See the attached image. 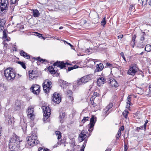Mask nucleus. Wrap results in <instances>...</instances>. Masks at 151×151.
Masks as SVG:
<instances>
[{"mask_svg":"<svg viewBox=\"0 0 151 151\" xmlns=\"http://www.w3.org/2000/svg\"><path fill=\"white\" fill-rule=\"evenodd\" d=\"M65 141L63 139V140H61L60 141V142H58L57 143V144L58 145H62L63 144L65 143Z\"/></svg>","mask_w":151,"mask_h":151,"instance_id":"a18cd8bd","label":"nucleus"},{"mask_svg":"<svg viewBox=\"0 0 151 151\" xmlns=\"http://www.w3.org/2000/svg\"><path fill=\"white\" fill-rule=\"evenodd\" d=\"M29 78L31 80L38 76V73L35 70H30L29 71Z\"/></svg>","mask_w":151,"mask_h":151,"instance_id":"2eb2a0df","label":"nucleus"},{"mask_svg":"<svg viewBox=\"0 0 151 151\" xmlns=\"http://www.w3.org/2000/svg\"><path fill=\"white\" fill-rule=\"evenodd\" d=\"M78 68V66L77 65H74L73 66L68 67V71H70L72 70H73L74 69ZM67 71L68 70H67Z\"/></svg>","mask_w":151,"mask_h":151,"instance_id":"72a5a7b5","label":"nucleus"},{"mask_svg":"<svg viewBox=\"0 0 151 151\" xmlns=\"http://www.w3.org/2000/svg\"><path fill=\"white\" fill-rule=\"evenodd\" d=\"M136 35H134L132 37V40L133 41H135V40L136 38Z\"/></svg>","mask_w":151,"mask_h":151,"instance_id":"6e6d98bb","label":"nucleus"},{"mask_svg":"<svg viewBox=\"0 0 151 151\" xmlns=\"http://www.w3.org/2000/svg\"><path fill=\"white\" fill-rule=\"evenodd\" d=\"M4 76L8 81H12L16 76V74L14 70L9 68L4 70Z\"/></svg>","mask_w":151,"mask_h":151,"instance_id":"f257e3e1","label":"nucleus"},{"mask_svg":"<svg viewBox=\"0 0 151 151\" xmlns=\"http://www.w3.org/2000/svg\"><path fill=\"white\" fill-rule=\"evenodd\" d=\"M70 64L68 63H65L63 61H57L53 64L54 66H57L59 67L61 69L63 68L64 67H66V65H70Z\"/></svg>","mask_w":151,"mask_h":151,"instance_id":"9b49d317","label":"nucleus"},{"mask_svg":"<svg viewBox=\"0 0 151 151\" xmlns=\"http://www.w3.org/2000/svg\"><path fill=\"white\" fill-rule=\"evenodd\" d=\"M42 86L44 91L46 93L49 92L52 87V83L51 81L46 80L44 81L42 84Z\"/></svg>","mask_w":151,"mask_h":151,"instance_id":"39448f33","label":"nucleus"},{"mask_svg":"<svg viewBox=\"0 0 151 151\" xmlns=\"http://www.w3.org/2000/svg\"><path fill=\"white\" fill-rule=\"evenodd\" d=\"M85 146L84 145H83L81 147V149L80 150V151H84V148H85Z\"/></svg>","mask_w":151,"mask_h":151,"instance_id":"052dcab7","label":"nucleus"},{"mask_svg":"<svg viewBox=\"0 0 151 151\" xmlns=\"http://www.w3.org/2000/svg\"><path fill=\"white\" fill-rule=\"evenodd\" d=\"M3 44L4 45V47H6L8 46V44L6 42V41H4L3 42Z\"/></svg>","mask_w":151,"mask_h":151,"instance_id":"4d7b16f0","label":"nucleus"},{"mask_svg":"<svg viewBox=\"0 0 151 151\" xmlns=\"http://www.w3.org/2000/svg\"><path fill=\"white\" fill-rule=\"evenodd\" d=\"M19 0H11V5H12L14 4V6H14L17 5V2Z\"/></svg>","mask_w":151,"mask_h":151,"instance_id":"473e14b6","label":"nucleus"},{"mask_svg":"<svg viewBox=\"0 0 151 151\" xmlns=\"http://www.w3.org/2000/svg\"><path fill=\"white\" fill-rule=\"evenodd\" d=\"M120 55H121V56H122L123 59L124 60V61H126V59L124 57V53H123V52H121L120 53Z\"/></svg>","mask_w":151,"mask_h":151,"instance_id":"864d4df0","label":"nucleus"},{"mask_svg":"<svg viewBox=\"0 0 151 151\" xmlns=\"http://www.w3.org/2000/svg\"><path fill=\"white\" fill-rule=\"evenodd\" d=\"M9 5L8 0H1L0 4V11L3 12L6 10Z\"/></svg>","mask_w":151,"mask_h":151,"instance_id":"9d476101","label":"nucleus"},{"mask_svg":"<svg viewBox=\"0 0 151 151\" xmlns=\"http://www.w3.org/2000/svg\"><path fill=\"white\" fill-rule=\"evenodd\" d=\"M145 50L147 52L150 51L151 50V46L150 45H147L145 48Z\"/></svg>","mask_w":151,"mask_h":151,"instance_id":"7c9ffc66","label":"nucleus"},{"mask_svg":"<svg viewBox=\"0 0 151 151\" xmlns=\"http://www.w3.org/2000/svg\"><path fill=\"white\" fill-rule=\"evenodd\" d=\"M20 55L23 56L24 58L28 59H29L30 58L29 55L25 52L24 51L22 50L20 51Z\"/></svg>","mask_w":151,"mask_h":151,"instance_id":"4be33fe9","label":"nucleus"},{"mask_svg":"<svg viewBox=\"0 0 151 151\" xmlns=\"http://www.w3.org/2000/svg\"><path fill=\"white\" fill-rule=\"evenodd\" d=\"M121 134V130H119L116 134V138L119 139V138L120 137Z\"/></svg>","mask_w":151,"mask_h":151,"instance_id":"79ce46f5","label":"nucleus"},{"mask_svg":"<svg viewBox=\"0 0 151 151\" xmlns=\"http://www.w3.org/2000/svg\"><path fill=\"white\" fill-rule=\"evenodd\" d=\"M43 121L46 122L48 121L47 119L49 118L50 115L51 110L48 106L45 107V109H43Z\"/></svg>","mask_w":151,"mask_h":151,"instance_id":"423d86ee","label":"nucleus"},{"mask_svg":"<svg viewBox=\"0 0 151 151\" xmlns=\"http://www.w3.org/2000/svg\"><path fill=\"white\" fill-rule=\"evenodd\" d=\"M4 38L5 39L4 41H6L8 42L10 40V38L9 37H5Z\"/></svg>","mask_w":151,"mask_h":151,"instance_id":"bf43d9fd","label":"nucleus"},{"mask_svg":"<svg viewBox=\"0 0 151 151\" xmlns=\"http://www.w3.org/2000/svg\"><path fill=\"white\" fill-rule=\"evenodd\" d=\"M124 151H127V150L128 149V147H127V146L126 145H124Z\"/></svg>","mask_w":151,"mask_h":151,"instance_id":"0e129e2a","label":"nucleus"},{"mask_svg":"<svg viewBox=\"0 0 151 151\" xmlns=\"http://www.w3.org/2000/svg\"><path fill=\"white\" fill-rule=\"evenodd\" d=\"M96 118L95 116L93 115L90 119V123L88 125L89 129L88 131L90 133L92 132L93 129V127L96 121Z\"/></svg>","mask_w":151,"mask_h":151,"instance_id":"0eeeda50","label":"nucleus"},{"mask_svg":"<svg viewBox=\"0 0 151 151\" xmlns=\"http://www.w3.org/2000/svg\"><path fill=\"white\" fill-rule=\"evenodd\" d=\"M5 22V21L4 19H1L0 18V29H2L4 28V26Z\"/></svg>","mask_w":151,"mask_h":151,"instance_id":"a878e982","label":"nucleus"},{"mask_svg":"<svg viewBox=\"0 0 151 151\" xmlns=\"http://www.w3.org/2000/svg\"><path fill=\"white\" fill-rule=\"evenodd\" d=\"M91 75H87L82 77L79 80L75 81L73 83V85L75 86H79L91 80Z\"/></svg>","mask_w":151,"mask_h":151,"instance_id":"20e7f679","label":"nucleus"},{"mask_svg":"<svg viewBox=\"0 0 151 151\" xmlns=\"http://www.w3.org/2000/svg\"><path fill=\"white\" fill-rule=\"evenodd\" d=\"M147 124L144 123L143 126V127L144 128V131H146V126H147Z\"/></svg>","mask_w":151,"mask_h":151,"instance_id":"13d9d810","label":"nucleus"},{"mask_svg":"<svg viewBox=\"0 0 151 151\" xmlns=\"http://www.w3.org/2000/svg\"><path fill=\"white\" fill-rule=\"evenodd\" d=\"M91 104L94 107H95L97 105V103H100V100H99L98 101L97 100L94 99L93 98H91L90 99Z\"/></svg>","mask_w":151,"mask_h":151,"instance_id":"5701e85b","label":"nucleus"},{"mask_svg":"<svg viewBox=\"0 0 151 151\" xmlns=\"http://www.w3.org/2000/svg\"><path fill=\"white\" fill-rule=\"evenodd\" d=\"M110 83L112 86L116 88L118 86V84L116 81L114 79L110 80Z\"/></svg>","mask_w":151,"mask_h":151,"instance_id":"393cba45","label":"nucleus"},{"mask_svg":"<svg viewBox=\"0 0 151 151\" xmlns=\"http://www.w3.org/2000/svg\"><path fill=\"white\" fill-rule=\"evenodd\" d=\"M106 23V17H104V18L103 19L101 22V25L102 26H103V27H105V26Z\"/></svg>","mask_w":151,"mask_h":151,"instance_id":"c9c22d12","label":"nucleus"},{"mask_svg":"<svg viewBox=\"0 0 151 151\" xmlns=\"http://www.w3.org/2000/svg\"><path fill=\"white\" fill-rule=\"evenodd\" d=\"M37 34V36L39 37H42V35L40 33H39L37 32H35Z\"/></svg>","mask_w":151,"mask_h":151,"instance_id":"680f3d73","label":"nucleus"},{"mask_svg":"<svg viewBox=\"0 0 151 151\" xmlns=\"http://www.w3.org/2000/svg\"><path fill=\"white\" fill-rule=\"evenodd\" d=\"M34 108L32 106L29 107L27 110V114L28 117L31 120H33L35 116L34 113Z\"/></svg>","mask_w":151,"mask_h":151,"instance_id":"6e6552de","label":"nucleus"},{"mask_svg":"<svg viewBox=\"0 0 151 151\" xmlns=\"http://www.w3.org/2000/svg\"><path fill=\"white\" fill-rule=\"evenodd\" d=\"M119 130H121V131H123L124 130V126H122L120 127V129Z\"/></svg>","mask_w":151,"mask_h":151,"instance_id":"69168bd1","label":"nucleus"},{"mask_svg":"<svg viewBox=\"0 0 151 151\" xmlns=\"http://www.w3.org/2000/svg\"><path fill=\"white\" fill-rule=\"evenodd\" d=\"M112 65L109 63H106V66H111Z\"/></svg>","mask_w":151,"mask_h":151,"instance_id":"338daca9","label":"nucleus"},{"mask_svg":"<svg viewBox=\"0 0 151 151\" xmlns=\"http://www.w3.org/2000/svg\"><path fill=\"white\" fill-rule=\"evenodd\" d=\"M134 5L133 4L130 5V6L129 7V9L131 11H134L135 9Z\"/></svg>","mask_w":151,"mask_h":151,"instance_id":"37998d69","label":"nucleus"},{"mask_svg":"<svg viewBox=\"0 0 151 151\" xmlns=\"http://www.w3.org/2000/svg\"><path fill=\"white\" fill-rule=\"evenodd\" d=\"M93 18L92 22L94 24L97 23L99 22V14L96 12H94L93 15L91 16Z\"/></svg>","mask_w":151,"mask_h":151,"instance_id":"f3484780","label":"nucleus"},{"mask_svg":"<svg viewBox=\"0 0 151 151\" xmlns=\"http://www.w3.org/2000/svg\"><path fill=\"white\" fill-rule=\"evenodd\" d=\"M3 37L5 38V37H7V34L6 33V31L5 30H4L3 31Z\"/></svg>","mask_w":151,"mask_h":151,"instance_id":"603ef678","label":"nucleus"},{"mask_svg":"<svg viewBox=\"0 0 151 151\" xmlns=\"http://www.w3.org/2000/svg\"><path fill=\"white\" fill-rule=\"evenodd\" d=\"M27 139L28 144L32 146L37 145L39 142L37 139L36 135L35 134H32L31 135L28 137Z\"/></svg>","mask_w":151,"mask_h":151,"instance_id":"7ed1b4c3","label":"nucleus"},{"mask_svg":"<svg viewBox=\"0 0 151 151\" xmlns=\"http://www.w3.org/2000/svg\"><path fill=\"white\" fill-rule=\"evenodd\" d=\"M66 44L69 45V46H70L72 49H73V50H75V49L73 48V46L70 43H68V42H66Z\"/></svg>","mask_w":151,"mask_h":151,"instance_id":"5fc2aeb1","label":"nucleus"},{"mask_svg":"<svg viewBox=\"0 0 151 151\" xmlns=\"http://www.w3.org/2000/svg\"><path fill=\"white\" fill-rule=\"evenodd\" d=\"M24 102L22 101L17 100L15 103L14 107L15 110H19L21 108L24 107L23 106Z\"/></svg>","mask_w":151,"mask_h":151,"instance_id":"ddd939ff","label":"nucleus"},{"mask_svg":"<svg viewBox=\"0 0 151 151\" xmlns=\"http://www.w3.org/2000/svg\"><path fill=\"white\" fill-rule=\"evenodd\" d=\"M12 49L14 51H17V48L15 47H13Z\"/></svg>","mask_w":151,"mask_h":151,"instance_id":"774afa93","label":"nucleus"},{"mask_svg":"<svg viewBox=\"0 0 151 151\" xmlns=\"http://www.w3.org/2000/svg\"><path fill=\"white\" fill-rule=\"evenodd\" d=\"M106 80L103 77H100L97 79V84L99 86L103 85L106 82Z\"/></svg>","mask_w":151,"mask_h":151,"instance_id":"aec40b11","label":"nucleus"},{"mask_svg":"<svg viewBox=\"0 0 151 151\" xmlns=\"http://www.w3.org/2000/svg\"><path fill=\"white\" fill-rule=\"evenodd\" d=\"M149 93H151V83L150 85L149 86Z\"/></svg>","mask_w":151,"mask_h":151,"instance_id":"e2e57ef3","label":"nucleus"},{"mask_svg":"<svg viewBox=\"0 0 151 151\" xmlns=\"http://www.w3.org/2000/svg\"><path fill=\"white\" fill-rule=\"evenodd\" d=\"M138 8L139 9H141L143 7V5H144V4H143L142 2H140V1H138Z\"/></svg>","mask_w":151,"mask_h":151,"instance_id":"e433bc0d","label":"nucleus"},{"mask_svg":"<svg viewBox=\"0 0 151 151\" xmlns=\"http://www.w3.org/2000/svg\"><path fill=\"white\" fill-rule=\"evenodd\" d=\"M21 125L22 127V129L24 130L26 129L27 127V124L24 122H21Z\"/></svg>","mask_w":151,"mask_h":151,"instance_id":"c756f323","label":"nucleus"},{"mask_svg":"<svg viewBox=\"0 0 151 151\" xmlns=\"http://www.w3.org/2000/svg\"><path fill=\"white\" fill-rule=\"evenodd\" d=\"M56 68H54L52 66H49L48 69L50 72L52 74H54L57 72Z\"/></svg>","mask_w":151,"mask_h":151,"instance_id":"b1692460","label":"nucleus"},{"mask_svg":"<svg viewBox=\"0 0 151 151\" xmlns=\"http://www.w3.org/2000/svg\"><path fill=\"white\" fill-rule=\"evenodd\" d=\"M34 59L35 60H38V61L37 62V64H38L40 62H41L42 63H44L47 61V60L45 59H42L40 58V57H38L36 58H34Z\"/></svg>","mask_w":151,"mask_h":151,"instance_id":"bb28decb","label":"nucleus"},{"mask_svg":"<svg viewBox=\"0 0 151 151\" xmlns=\"http://www.w3.org/2000/svg\"><path fill=\"white\" fill-rule=\"evenodd\" d=\"M131 45L133 47H134V45H135V41H133L132 40L130 42Z\"/></svg>","mask_w":151,"mask_h":151,"instance_id":"3c124183","label":"nucleus"},{"mask_svg":"<svg viewBox=\"0 0 151 151\" xmlns=\"http://www.w3.org/2000/svg\"><path fill=\"white\" fill-rule=\"evenodd\" d=\"M144 129V128L143 127V126H140L139 127H137L136 128V130L137 132L139 131V130H142Z\"/></svg>","mask_w":151,"mask_h":151,"instance_id":"c03bdc74","label":"nucleus"},{"mask_svg":"<svg viewBox=\"0 0 151 151\" xmlns=\"http://www.w3.org/2000/svg\"><path fill=\"white\" fill-rule=\"evenodd\" d=\"M18 63L24 69H26V66L25 65V63H24L23 62L19 61L18 62Z\"/></svg>","mask_w":151,"mask_h":151,"instance_id":"ea45409f","label":"nucleus"},{"mask_svg":"<svg viewBox=\"0 0 151 151\" xmlns=\"http://www.w3.org/2000/svg\"><path fill=\"white\" fill-rule=\"evenodd\" d=\"M65 116V114L64 112L60 113V121H61V120Z\"/></svg>","mask_w":151,"mask_h":151,"instance_id":"58836bf2","label":"nucleus"},{"mask_svg":"<svg viewBox=\"0 0 151 151\" xmlns=\"http://www.w3.org/2000/svg\"><path fill=\"white\" fill-rule=\"evenodd\" d=\"M52 99L54 102L58 104L61 101V96L59 93L55 92L53 94Z\"/></svg>","mask_w":151,"mask_h":151,"instance_id":"f8f14e48","label":"nucleus"},{"mask_svg":"<svg viewBox=\"0 0 151 151\" xmlns=\"http://www.w3.org/2000/svg\"><path fill=\"white\" fill-rule=\"evenodd\" d=\"M99 93L96 92H94L93 95L92 96L91 98H93L94 99L97 100V99H99L98 98V96H99Z\"/></svg>","mask_w":151,"mask_h":151,"instance_id":"c85d7f7f","label":"nucleus"},{"mask_svg":"<svg viewBox=\"0 0 151 151\" xmlns=\"http://www.w3.org/2000/svg\"><path fill=\"white\" fill-rule=\"evenodd\" d=\"M9 120H7L8 121V122L7 123L8 124L11 125L12 123V120L11 119V117L10 116L9 117Z\"/></svg>","mask_w":151,"mask_h":151,"instance_id":"de8ad7c7","label":"nucleus"},{"mask_svg":"<svg viewBox=\"0 0 151 151\" xmlns=\"http://www.w3.org/2000/svg\"><path fill=\"white\" fill-rule=\"evenodd\" d=\"M113 104L112 103L109 104L105 108L104 110H105V116H107L109 114L110 112V111H109V110L113 106Z\"/></svg>","mask_w":151,"mask_h":151,"instance_id":"412c9836","label":"nucleus"},{"mask_svg":"<svg viewBox=\"0 0 151 151\" xmlns=\"http://www.w3.org/2000/svg\"><path fill=\"white\" fill-rule=\"evenodd\" d=\"M140 40L142 41H143L145 40L144 37L146 35L145 33L144 32H142L140 34Z\"/></svg>","mask_w":151,"mask_h":151,"instance_id":"2f4dec72","label":"nucleus"},{"mask_svg":"<svg viewBox=\"0 0 151 151\" xmlns=\"http://www.w3.org/2000/svg\"><path fill=\"white\" fill-rule=\"evenodd\" d=\"M89 117H84L83 119L82 120V122L84 123L85 122L88 121L89 119Z\"/></svg>","mask_w":151,"mask_h":151,"instance_id":"a19ab883","label":"nucleus"},{"mask_svg":"<svg viewBox=\"0 0 151 151\" xmlns=\"http://www.w3.org/2000/svg\"><path fill=\"white\" fill-rule=\"evenodd\" d=\"M19 142V139L16 136H13L9 141V147L12 149L18 148L20 147Z\"/></svg>","mask_w":151,"mask_h":151,"instance_id":"f03ea898","label":"nucleus"},{"mask_svg":"<svg viewBox=\"0 0 151 151\" xmlns=\"http://www.w3.org/2000/svg\"><path fill=\"white\" fill-rule=\"evenodd\" d=\"M33 93L37 95L40 91V87L39 85L35 84L32 86L31 88Z\"/></svg>","mask_w":151,"mask_h":151,"instance_id":"4468645a","label":"nucleus"},{"mask_svg":"<svg viewBox=\"0 0 151 151\" xmlns=\"http://www.w3.org/2000/svg\"><path fill=\"white\" fill-rule=\"evenodd\" d=\"M66 97L68 98L70 103H71L73 102V98L72 97V92L71 90H68L67 91Z\"/></svg>","mask_w":151,"mask_h":151,"instance_id":"dca6fc26","label":"nucleus"},{"mask_svg":"<svg viewBox=\"0 0 151 151\" xmlns=\"http://www.w3.org/2000/svg\"><path fill=\"white\" fill-rule=\"evenodd\" d=\"M104 66L103 64L100 63L99 64H97L96 65V68L94 72H99L101 71L104 68Z\"/></svg>","mask_w":151,"mask_h":151,"instance_id":"6ab92c4d","label":"nucleus"},{"mask_svg":"<svg viewBox=\"0 0 151 151\" xmlns=\"http://www.w3.org/2000/svg\"><path fill=\"white\" fill-rule=\"evenodd\" d=\"M128 113L129 112L127 110H124L123 112L122 115L125 118H127Z\"/></svg>","mask_w":151,"mask_h":151,"instance_id":"4c0bfd02","label":"nucleus"},{"mask_svg":"<svg viewBox=\"0 0 151 151\" xmlns=\"http://www.w3.org/2000/svg\"><path fill=\"white\" fill-rule=\"evenodd\" d=\"M33 14L34 17H38L40 16V13L39 11L37 9L33 10Z\"/></svg>","mask_w":151,"mask_h":151,"instance_id":"cd10ccee","label":"nucleus"},{"mask_svg":"<svg viewBox=\"0 0 151 151\" xmlns=\"http://www.w3.org/2000/svg\"><path fill=\"white\" fill-rule=\"evenodd\" d=\"M49 150L48 149H45L41 147H40L38 151H47Z\"/></svg>","mask_w":151,"mask_h":151,"instance_id":"09e8293b","label":"nucleus"},{"mask_svg":"<svg viewBox=\"0 0 151 151\" xmlns=\"http://www.w3.org/2000/svg\"><path fill=\"white\" fill-rule=\"evenodd\" d=\"M131 97L130 96H129L127 98V104H130L131 101Z\"/></svg>","mask_w":151,"mask_h":151,"instance_id":"49530a36","label":"nucleus"},{"mask_svg":"<svg viewBox=\"0 0 151 151\" xmlns=\"http://www.w3.org/2000/svg\"><path fill=\"white\" fill-rule=\"evenodd\" d=\"M87 131H85L84 130H83L82 131L79 135V140L80 141L82 142L84 140L85 138V137L86 136L87 134Z\"/></svg>","mask_w":151,"mask_h":151,"instance_id":"a211bd4d","label":"nucleus"},{"mask_svg":"<svg viewBox=\"0 0 151 151\" xmlns=\"http://www.w3.org/2000/svg\"><path fill=\"white\" fill-rule=\"evenodd\" d=\"M55 134L56 135H58L57 138L58 139L61 138L62 136L60 132L58 131H56L55 132Z\"/></svg>","mask_w":151,"mask_h":151,"instance_id":"f704fd0d","label":"nucleus"},{"mask_svg":"<svg viewBox=\"0 0 151 151\" xmlns=\"http://www.w3.org/2000/svg\"><path fill=\"white\" fill-rule=\"evenodd\" d=\"M137 69L136 64H132L130 66L127 73L129 75L134 76L137 72Z\"/></svg>","mask_w":151,"mask_h":151,"instance_id":"1a4fd4ad","label":"nucleus"},{"mask_svg":"<svg viewBox=\"0 0 151 151\" xmlns=\"http://www.w3.org/2000/svg\"><path fill=\"white\" fill-rule=\"evenodd\" d=\"M138 1L142 2L143 4H144V5L146 4L147 1V0H138Z\"/></svg>","mask_w":151,"mask_h":151,"instance_id":"8fccbe9b","label":"nucleus"}]
</instances>
